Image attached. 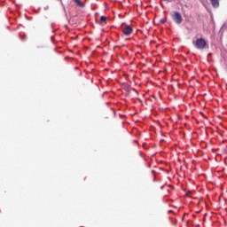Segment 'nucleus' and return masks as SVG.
I'll return each instance as SVG.
<instances>
[{
    "label": "nucleus",
    "mask_w": 227,
    "mask_h": 227,
    "mask_svg": "<svg viewBox=\"0 0 227 227\" xmlns=\"http://www.w3.org/2000/svg\"><path fill=\"white\" fill-rule=\"evenodd\" d=\"M194 45L196 49H199V51H202V49H205V47H207V41L203 38H199L194 43Z\"/></svg>",
    "instance_id": "nucleus-1"
},
{
    "label": "nucleus",
    "mask_w": 227,
    "mask_h": 227,
    "mask_svg": "<svg viewBox=\"0 0 227 227\" xmlns=\"http://www.w3.org/2000/svg\"><path fill=\"white\" fill-rule=\"evenodd\" d=\"M171 17L176 24H182V21L184 20L182 14L179 12H174Z\"/></svg>",
    "instance_id": "nucleus-2"
},
{
    "label": "nucleus",
    "mask_w": 227,
    "mask_h": 227,
    "mask_svg": "<svg viewBox=\"0 0 227 227\" xmlns=\"http://www.w3.org/2000/svg\"><path fill=\"white\" fill-rule=\"evenodd\" d=\"M123 35L125 36H129L132 33V27L130 26H126L122 30Z\"/></svg>",
    "instance_id": "nucleus-3"
},
{
    "label": "nucleus",
    "mask_w": 227,
    "mask_h": 227,
    "mask_svg": "<svg viewBox=\"0 0 227 227\" xmlns=\"http://www.w3.org/2000/svg\"><path fill=\"white\" fill-rule=\"evenodd\" d=\"M213 8H219V0H209Z\"/></svg>",
    "instance_id": "nucleus-4"
},
{
    "label": "nucleus",
    "mask_w": 227,
    "mask_h": 227,
    "mask_svg": "<svg viewBox=\"0 0 227 227\" xmlns=\"http://www.w3.org/2000/svg\"><path fill=\"white\" fill-rule=\"evenodd\" d=\"M106 20H107V17H106V16H101L100 17V22H105L106 23Z\"/></svg>",
    "instance_id": "nucleus-5"
},
{
    "label": "nucleus",
    "mask_w": 227,
    "mask_h": 227,
    "mask_svg": "<svg viewBox=\"0 0 227 227\" xmlns=\"http://www.w3.org/2000/svg\"><path fill=\"white\" fill-rule=\"evenodd\" d=\"M74 3H75L78 6H82V2H81V0H74Z\"/></svg>",
    "instance_id": "nucleus-6"
},
{
    "label": "nucleus",
    "mask_w": 227,
    "mask_h": 227,
    "mask_svg": "<svg viewBox=\"0 0 227 227\" xmlns=\"http://www.w3.org/2000/svg\"><path fill=\"white\" fill-rule=\"evenodd\" d=\"M160 22H161L162 24H164V22H166V20H161Z\"/></svg>",
    "instance_id": "nucleus-7"
}]
</instances>
